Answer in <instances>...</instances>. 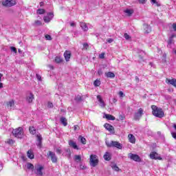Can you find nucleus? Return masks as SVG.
Masks as SVG:
<instances>
[{
    "label": "nucleus",
    "instance_id": "1",
    "mask_svg": "<svg viewBox=\"0 0 176 176\" xmlns=\"http://www.w3.org/2000/svg\"><path fill=\"white\" fill-rule=\"evenodd\" d=\"M151 109L153 110L152 113L155 118H163L164 116V112H163L161 108H158L155 105H152Z\"/></svg>",
    "mask_w": 176,
    "mask_h": 176
},
{
    "label": "nucleus",
    "instance_id": "2",
    "mask_svg": "<svg viewBox=\"0 0 176 176\" xmlns=\"http://www.w3.org/2000/svg\"><path fill=\"white\" fill-rule=\"evenodd\" d=\"M12 134L16 138H23L24 135V131L22 127H19L12 131Z\"/></svg>",
    "mask_w": 176,
    "mask_h": 176
},
{
    "label": "nucleus",
    "instance_id": "3",
    "mask_svg": "<svg viewBox=\"0 0 176 176\" xmlns=\"http://www.w3.org/2000/svg\"><path fill=\"white\" fill-rule=\"evenodd\" d=\"M89 162L90 166L96 167L98 164V157L96 155H91Z\"/></svg>",
    "mask_w": 176,
    "mask_h": 176
},
{
    "label": "nucleus",
    "instance_id": "4",
    "mask_svg": "<svg viewBox=\"0 0 176 176\" xmlns=\"http://www.w3.org/2000/svg\"><path fill=\"white\" fill-rule=\"evenodd\" d=\"M106 144L107 145V146H109V147L114 146L115 148H118V149H122V144L118 142H114V141H111L110 142H107Z\"/></svg>",
    "mask_w": 176,
    "mask_h": 176
},
{
    "label": "nucleus",
    "instance_id": "5",
    "mask_svg": "<svg viewBox=\"0 0 176 176\" xmlns=\"http://www.w3.org/2000/svg\"><path fill=\"white\" fill-rule=\"evenodd\" d=\"M144 115V109L142 108H140L136 113H135L133 119L134 120H140L142 116Z\"/></svg>",
    "mask_w": 176,
    "mask_h": 176
},
{
    "label": "nucleus",
    "instance_id": "6",
    "mask_svg": "<svg viewBox=\"0 0 176 176\" xmlns=\"http://www.w3.org/2000/svg\"><path fill=\"white\" fill-rule=\"evenodd\" d=\"M53 17H54V13L47 12L45 16L43 17V21L45 23H50L53 20Z\"/></svg>",
    "mask_w": 176,
    "mask_h": 176
},
{
    "label": "nucleus",
    "instance_id": "7",
    "mask_svg": "<svg viewBox=\"0 0 176 176\" xmlns=\"http://www.w3.org/2000/svg\"><path fill=\"white\" fill-rule=\"evenodd\" d=\"M2 3L3 6L10 8L16 5V0H3Z\"/></svg>",
    "mask_w": 176,
    "mask_h": 176
},
{
    "label": "nucleus",
    "instance_id": "8",
    "mask_svg": "<svg viewBox=\"0 0 176 176\" xmlns=\"http://www.w3.org/2000/svg\"><path fill=\"white\" fill-rule=\"evenodd\" d=\"M35 174H36V175H43V173L42 172L43 167L41 165L35 166Z\"/></svg>",
    "mask_w": 176,
    "mask_h": 176
},
{
    "label": "nucleus",
    "instance_id": "9",
    "mask_svg": "<svg viewBox=\"0 0 176 176\" xmlns=\"http://www.w3.org/2000/svg\"><path fill=\"white\" fill-rule=\"evenodd\" d=\"M129 158L131 160H134V162H141V157L138 155L129 153Z\"/></svg>",
    "mask_w": 176,
    "mask_h": 176
},
{
    "label": "nucleus",
    "instance_id": "10",
    "mask_svg": "<svg viewBox=\"0 0 176 176\" xmlns=\"http://www.w3.org/2000/svg\"><path fill=\"white\" fill-rule=\"evenodd\" d=\"M96 98H97V100L99 102L100 107V108H105L107 104H105V102H104V100H102V98L101 97V95H98Z\"/></svg>",
    "mask_w": 176,
    "mask_h": 176
},
{
    "label": "nucleus",
    "instance_id": "11",
    "mask_svg": "<svg viewBox=\"0 0 176 176\" xmlns=\"http://www.w3.org/2000/svg\"><path fill=\"white\" fill-rule=\"evenodd\" d=\"M150 159H153L154 160H162V157L156 152H152L150 153Z\"/></svg>",
    "mask_w": 176,
    "mask_h": 176
},
{
    "label": "nucleus",
    "instance_id": "12",
    "mask_svg": "<svg viewBox=\"0 0 176 176\" xmlns=\"http://www.w3.org/2000/svg\"><path fill=\"white\" fill-rule=\"evenodd\" d=\"M47 156H50L51 157V160L52 163H57V157L56 156V153L49 151L47 153Z\"/></svg>",
    "mask_w": 176,
    "mask_h": 176
},
{
    "label": "nucleus",
    "instance_id": "13",
    "mask_svg": "<svg viewBox=\"0 0 176 176\" xmlns=\"http://www.w3.org/2000/svg\"><path fill=\"white\" fill-rule=\"evenodd\" d=\"M104 127L106 129V130H108V131H110V133H115V128L113 126L109 124H104Z\"/></svg>",
    "mask_w": 176,
    "mask_h": 176
},
{
    "label": "nucleus",
    "instance_id": "14",
    "mask_svg": "<svg viewBox=\"0 0 176 176\" xmlns=\"http://www.w3.org/2000/svg\"><path fill=\"white\" fill-rule=\"evenodd\" d=\"M143 28L144 30V32H146V34H150V32H152V28H151V25L144 23L143 25Z\"/></svg>",
    "mask_w": 176,
    "mask_h": 176
},
{
    "label": "nucleus",
    "instance_id": "15",
    "mask_svg": "<svg viewBox=\"0 0 176 176\" xmlns=\"http://www.w3.org/2000/svg\"><path fill=\"white\" fill-rule=\"evenodd\" d=\"M36 138H37V147L41 148H42V135L41 134L36 135Z\"/></svg>",
    "mask_w": 176,
    "mask_h": 176
},
{
    "label": "nucleus",
    "instance_id": "16",
    "mask_svg": "<svg viewBox=\"0 0 176 176\" xmlns=\"http://www.w3.org/2000/svg\"><path fill=\"white\" fill-rule=\"evenodd\" d=\"M26 101L29 103L32 102L34 101V95L32 93H28L26 95Z\"/></svg>",
    "mask_w": 176,
    "mask_h": 176
},
{
    "label": "nucleus",
    "instance_id": "17",
    "mask_svg": "<svg viewBox=\"0 0 176 176\" xmlns=\"http://www.w3.org/2000/svg\"><path fill=\"white\" fill-rule=\"evenodd\" d=\"M174 34H173L171 36L169 37L168 41H167V47H168L169 49H171V45H173V43H174Z\"/></svg>",
    "mask_w": 176,
    "mask_h": 176
},
{
    "label": "nucleus",
    "instance_id": "18",
    "mask_svg": "<svg viewBox=\"0 0 176 176\" xmlns=\"http://www.w3.org/2000/svg\"><path fill=\"white\" fill-rule=\"evenodd\" d=\"M69 146H72V148H74V149H79L78 145H76V142H75L74 140H69Z\"/></svg>",
    "mask_w": 176,
    "mask_h": 176
},
{
    "label": "nucleus",
    "instance_id": "19",
    "mask_svg": "<svg viewBox=\"0 0 176 176\" xmlns=\"http://www.w3.org/2000/svg\"><path fill=\"white\" fill-rule=\"evenodd\" d=\"M7 107L9 109H13L14 108V100H10L7 102Z\"/></svg>",
    "mask_w": 176,
    "mask_h": 176
},
{
    "label": "nucleus",
    "instance_id": "20",
    "mask_svg": "<svg viewBox=\"0 0 176 176\" xmlns=\"http://www.w3.org/2000/svg\"><path fill=\"white\" fill-rule=\"evenodd\" d=\"M104 75L106 78H110L111 79H113V78H115V74L112 72H105Z\"/></svg>",
    "mask_w": 176,
    "mask_h": 176
},
{
    "label": "nucleus",
    "instance_id": "21",
    "mask_svg": "<svg viewBox=\"0 0 176 176\" xmlns=\"http://www.w3.org/2000/svg\"><path fill=\"white\" fill-rule=\"evenodd\" d=\"M128 138L129 140V142L131 144H135V137L133 136V134H129Z\"/></svg>",
    "mask_w": 176,
    "mask_h": 176
},
{
    "label": "nucleus",
    "instance_id": "22",
    "mask_svg": "<svg viewBox=\"0 0 176 176\" xmlns=\"http://www.w3.org/2000/svg\"><path fill=\"white\" fill-rule=\"evenodd\" d=\"M64 57L66 61H68L71 58V52L69 51H66L64 53Z\"/></svg>",
    "mask_w": 176,
    "mask_h": 176
},
{
    "label": "nucleus",
    "instance_id": "23",
    "mask_svg": "<svg viewBox=\"0 0 176 176\" xmlns=\"http://www.w3.org/2000/svg\"><path fill=\"white\" fill-rule=\"evenodd\" d=\"M104 160H107V162H109L111 160V153L109 152H106L105 154L103 156Z\"/></svg>",
    "mask_w": 176,
    "mask_h": 176
},
{
    "label": "nucleus",
    "instance_id": "24",
    "mask_svg": "<svg viewBox=\"0 0 176 176\" xmlns=\"http://www.w3.org/2000/svg\"><path fill=\"white\" fill-rule=\"evenodd\" d=\"M104 118H106L107 120H115L116 118L111 114H104Z\"/></svg>",
    "mask_w": 176,
    "mask_h": 176
},
{
    "label": "nucleus",
    "instance_id": "25",
    "mask_svg": "<svg viewBox=\"0 0 176 176\" xmlns=\"http://www.w3.org/2000/svg\"><path fill=\"white\" fill-rule=\"evenodd\" d=\"M29 131H30V134H32L33 135L34 134H36V129L34 126H30Z\"/></svg>",
    "mask_w": 176,
    "mask_h": 176
},
{
    "label": "nucleus",
    "instance_id": "26",
    "mask_svg": "<svg viewBox=\"0 0 176 176\" xmlns=\"http://www.w3.org/2000/svg\"><path fill=\"white\" fill-rule=\"evenodd\" d=\"M80 27L82 30H83V31H87L89 30V28H87V25H86V23L81 22Z\"/></svg>",
    "mask_w": 176,
    "mask_h": 176
},
{
    "label": "nucleus",
    "instance_id": "27",
    "mask_svg": "<svg viewBox=\"0 0 176 176\" xmlns=\"http://www.w3.org/2000/svg\"><path fill=\"white\" fill-rule=\"evenodd\" d=\"M125 14H126V16H131L133 13H134V11L133 10L126 9L124 11Z\"/></svg>",
    "mask_w": 176,
    "mask_h": 176
},
{
    "label": "nucleus",
    "instance_id": "28",
    "mask_svg": "<svg viewBox=\"0 0 176 176\" xmlns=\"http://www.w3.org/2000/svg\"><path fill=\"white\" fill-rule=\"evenodd\" d=\"M60 122L62 123V124H63V126H67L68 124V123L67 122V118L62 117L60 118Z\"/></svg>",
    "mask_w": 176,
    "mask_h": 176
},
{
    "label": "nucleus",
    "instance_id": "29",
    "mask_svg": "<svg viewBox=\"0 0 176 176\" xmlns=\"http://www.w3.org/2000/svg\"><path fill=\"white\" fill-rule=\"evenodd\" d=\"M55 63L57 64H60V63H63V58L60 56H56L54 59Z\"/></svg>",
    "mask_w": 176,
    "mask_h": 176
},
{
    "label": "nucleus",
    "instance_id": "30",
    "mask_svg": "<svg viewBox=\"0 0 176 176\" xmlns=\"http://www.w3.org/2000/svg\"><path fill=\"white\" fill-rule=\"evenodd\" d=\"M27 155H28V157H29V159H34V153L31 150H29L28 151Z\"/></svg>",
    "mask_w": 176,
    "mask_h": 176
},
{
    "label": "nucleus",
    "instance_id": "31",
    "mask_svg": "<svg viewBox=\"0 0 176 176\" xmlns=\"http://www.w3.org/2000/svg\"><path fill=\"white\" fill-rule=\"evenodd\" d=\"M111 167L114 171H119L120 170L116 164H111Z\"/></svg>",
    "mask_w": 176,
    "mask_h": 176
},
{
    "label": "nucleus",
    "instance_id": "32",
    "mask_svg": "<svg viewBox=\"0 0 176 176\" xmlns=\"http://www.w3.org/2000/svg\"><path fill=\"white\" fill-rule=\"evenodd\" d=\"M78 139L80 140L81 144H83V145H86V138L80 135L78 137Z\"/></svg>",
    "mask_w": 176,
    "mask_h": 176
},
{
    "label": "nucleus",
    "instance_id": "33",
    "mask_svg": "<svg viewBox=\"0 0 176 176\" xmlns=\"http://www.w3.org/2000/svg\"><path fill=\"white\" fill-rule=\"evenodd\" d=\"M65 151H66V155L69 159L71 158V149L65 148Z\"/></svg>",
    "mask_w": 176,
    "mask_h": 176
},
{
    "label": "nucleus",
    "instance_id": "34",
    "mask_svg": "<svg viewBox=\"0 0 176 176\" xmlns=\"http://www.w3.org/2000/svg\"><path fill=\"white\" fill-rule=\"evenodd\" d=\"M94 85L96 86V87H98V86L101 85V81H100V80H96L94 82Z\"/></svg>",
    "mask_w": 176,
    "mask_h": 176
},
{
    "label": "nucleus",
    "instance_id": "35",
    "mask_svg": "<svg viewBox=\"0 0 176 176\" xmlns=\"http://www.w3.org/2000/svg\"><path fill=\"white\" fill-rule=\"evenodd\" d=\"M55 151L58 155H61V153H63V150L61 149L60 147H58L55 148Z\"/></svg>",
    "mask_w": 176,
    "mask_h": 176
},
{
    "label": "nucleus",
    "instance_id": "36",
    "mask_svg": "<svg viewBox=\"0 0 176 176\" xmlns=\"http://www.w3.org/2000/svg\"><path fill=\"white\" fill-rule=\"evenodd\" d=\"M27 168H28V170H34V164H32L31 163H28Z\"/></svg>",
    "mask_w": 176,
    "mask_h": 176
},
{
    "label": "nucleus",
    "instance_id": "37",
    "mask_svg": "<svg viewBox=\"0 0 176 176\" xmlns=\"http://www.w3.org/2000/svg\"><path fill=\"white\" fill-rule=\"evenodd\" d=\"M74 160L77 162H80V160H82V157H80V155H75Z\"/></svg>",
    "mask_w": 176,
    "mask_h": 176
},
{
    "label": "nucleus",
    "instance_id": "38",
    "mask_svg": "<svg viewBox=\"0 0 176 176\" xmlns=\"http://www.w3.org/2000/svg\"><path fill=\"white\" fill-rule=\"evenodd\" d=\"M45 10L44 9H38V10H37V12H36V13H37V14H45Z\"/></svg>",
    "mask_w": 176,
    "mask_h": 176
},
{
    "label": "nucleus",
    "instance_id": "39",
    "mask_svg": "<svg viewBox=\"0 0 176 176\" xmlns=\"http://www.w3.org/2000/svg\"><path fill=\"white\" fill-rule=\"evenodd\" d=\"M75 100L77 102L82 101V96L80 95H77L75 97Z\"/></svg>",
    "mask_w": 176,
    "mask_h": 176
},
{
    "label": "nucleus",
    "instance_id": "40",
    "mask_svg": "<svg viewBox=\"0 0 176 176\" xmlns=\"http://www.w3.org/2000/svg\"><path fill=\"white\" fill-rule=\"evenodd\" d=\"M124 37L125 38V39H126V41H129V39H131V37L130 35H129V34H127V33H125V34H124Z\"/></svg>",
    "mask_w": 176,
    "mask_h": 176
},
{
    "label": "nucleus",
    "instance_id": "41",
    "mask_svg": "<svg viewBox=\"0 0 176 176\" xmlns=\"http://www.w3.org/2000/svg\"><path fill=\"white\" fill-rule=\"evenodd\" d=\"M34 25H42V21L36 20L34 21Z\"/></svg>",
    "mask_w": 176,
    "mask_h": 176
},
{
    "label": "nucleus",
    "instance_id": "42",
    "mask_svg": "<svg viewBox=\"0 0 176 176\" xmlns=\"http://www.w3.org/2000/svg\"><path fill=\"white\" fill-rule=\"evenodd\" d=\"M45 39L47 41H52V36L51 35H49V34H46L45 35Z\"/></svg>",
    "mask_w": 176,
    "mask_h": 176
},
{
    "label": "nucleus",
    "instance_id": "43",
    "mask_svg": "<svg viewBox=\"0 0 176 176\" xmlns=\"http://www.w3.org/2000/svg\"><path fill=\"white\" fill-rule=\"evenodd\" d=\"M11 52H13L14 53H17V49L14 47H10Z\"/></svg>",
    "mask_w": 176,
    "mask_h": 176
},
{
    "label": "nucleus",
    "instance_id": "44",
    "mask_svg": "<svg viewBox=\"0 0 176 176\" xmlns=\"http://www.w3.org/2000/svg\"><path fill=\"white\" fill-rule=\"evenodd\" d=\"M151 3H153V5L155 4L157 6H160L159 3H157V1L156 0H151Z\"/></svg>",
    "mask_w": 176,
    "mask_h": 176
},
{
    "label": "nucleus",
    "instance_id": "45",
    "mask_svg": "<svg viewBox=\"0 0 176 176\" xmlns=\"http://www.w3.org/2000/svg\"><path fill=\"white\" fill-rule=\"evenodd\" d=\"M104 57H105V53L103 52V53L99 54V58L102 59V58H104Z\"/></svg>",
    "mask_w": 176,
    "mask_h": 176
},
{
    "label": "nucleus",
    "instance_id": "46",
    "mask_svg": "<svg viewBox=\"0 0 176 176\" xmlns=\"http://www.w3.org/2000/svg\"><path fill=\"white\" fill-rule=\"evenodd\" d=\"M8 143L10 144H14V140H13L12 139H9L8 141Z\"/></svg>",
    "mask_w": 176,
    "mask_h": 176
},
{
    "label": "nucleus",
    "instance_id": "47",
    "mask_svg": "<svg viewBox=\"0 0 176 176\" xmlns=\"http://www.w3.org/2000/svg\"><path fill=\"white\" fill-rule=\"evenodd\" d=\"M47 107H48V108H53V103L49 102L47 103Z\"/></svg>",
    "mask_w": 176,
    "mask_h": 176
},
{
    "label": "nucleus",
    "instance_id": "48",
    "mask_svg": "<svg viewBox=\"0 0 176 176\" xmlns=\"http://www.w3.org/2000/svg\"><path fill=\"white\" fill-rule=\"evenodd\" d=\"M89 47V44L87 43H84L83 44V48L87 50V48Z\"/></svg>",
    "mask_w": 176,
    "mask_h": 176
},
{
    "label": "nucleus",
    "instance_id": "49",
    "mask_svg": "<svg viewBox=\"0 0 176 176\" xmlns=\"http://www.w3.org/2000/svg\"><path fill=\"white\" fill-rule=\"evenodd\" d=\"M171 135H172L173 138L176 140V133L175 132H171Z\"/></svg>",
    "mask_w": 176,
    "mask_h": 176
},
{
    "label": "nucleus",
    "instance_id": "50",
    "mask_svg": "<svg viewBox=\"0 0 176 176\" xmlns=\"http://www.w3.org/2000/svg\"><path fill=\"white\" fill-rule=\"evenodd\" d=\"M98 75H100V76L102 75V74H103L102 69H99L98 70Z\"/></svg>",
    "mask_w": 176,
    "mask_h": 176
},
{
    "label": "nucleus",
    "instance_id": "51",
    "mask_svg": "<svg viewBox=\"0 0 176 176\" xmlns=\"http://www.w3.org/2000/svg\"><path fill=\"white\" fill-rule=\"evenodd\" d=\"M107 41L108 43H112L113 42V39H112V38H109Z\"/></svg>",
    "mask_w": 176,
    "mask_h": 176
},
{
    "label": "nucleus",
    "instance_id": "52",
    "mask_svg": "<svg viewBox=\"0 0 176 176\" xmlns=\"http://www.w3.org/2000/svg\"><path fill=\"white\" fill-rule=\"evenodd\" d=\"M74 130H75V131H78V130H79V126L78 125H75Z\"/></svg>",
    "mask_w": 176,
    "mask_h": 176
},
{
    "label": "nucleus",
    "instance_id": "53",
    "mask_svg": "<svg viewBox=\"0 0 176 176\" xmlns=\"http://www.w3.org/2000/svg\"><path fill=\"white\" fill-rule=\"evenodd\" d=\"M173 29L174 31H176V23L173 24Z\"/></svg>",
    "mask_w": 176,
    "mask_h": 176
},
{
    "label": "nucleus",
    "instance_id": "54",
    "mask_svg": "<svg viewBox=\"0 0 176 176\" xmlns=\"http://www.w3.org/2000/svg\"><path fill=\"white\" fill-rule=\"evenodd\" d=\"M140 3H145V0H138Z\"/></svg>",
    "mask_w": 176,
    "mask_h": 176
},
{
    "label": "nucleus",
    "instance_id": "55",
    "mask_svg": "<svg viewBox=\"0 0 176 176\" xmlns=\"http://www.w3.org/2000/svg\"><path fill=\"white\" fill-rule=\"evenodd\" d=\"M119 96H120V97H123V92H122V91H120V92H119Z\"/></svg>",
    "mask_w": 176,
    "mask_h": 176
},
{
    "label": "nucleus",
    "instance_id": "56",
    "mask_svg": "<svg viewBox=\"0 0 176 176\" xmlns=\"http://www.w3.org/2000/svg\"><path fill=\"white\" fill-rule=\"evenodd\" d=\"M70 25H71V27H75V23L72 22V23H70Z\"/></svg>",
    "mask_w": 176,
    "mask_h": 176
},
{
    "label": "nucleus",
    "instance_id": "57",
    "mask_svg": "<svg viewBox=\"0 0 176 176\" xmlns=\"http://www.w3.org/2000/svg\"><path fill=\"white\" fill-rule=\"evenodd\" d=\"M36 78H37V79H38V80H41V76L36 74Z\"/></svg>",
    "mask_w": 176,
    "mask_h": 176
},
{
    "label": "nucleus",
    "instance_id": "58",
    "mask_svg": "<svg viewBox=\"0 0 176 176\" xmlns=\"http://www.w3.org/2000/svg\"><path fill=\"white\" fill-rule=\"evenodd\" d=\"M163 57L164 58V61L166 62V58L167 57V55L166 54H163Z\"/></svg>",
    "mask_w": 176,
    "mask_h": 176
},
{
    "label": "nucleus",
    "instance_id": "59",
    "mask_svg": "<svg viewBox=\"0 0 176 176\" xmlns=\"http://www.w3.org/2000/svg\"><path fill=\"white\" fill-rule=\"evenodd\" d=\"M118 101V100H116V98H113V102L115 104V102H116Z\"/></svg>",
    "mask_w": 176,
    "mask_h": 176
},
{
    "label": "nucleus",
    "instance_id": "60",
    "mask_svg": "<svg viewBox=\"0 0 176 176\" xmlns=\"http://www.w3.org/2000/svg\"><path fill=\"white\" fill-rule=\"evenodd\" d=\"M3 87V84L2 82H0V89H2Z\"/></svg>",
    "mask_w": 176,
    "mask_h": 176
},
{
    "label": "nucleus",
    "instance_id": "61",
    "mask_svg": "<svg viewBox=\"0 0 176 176\" xmlns=\"http://www.w3.org/2000/svg\"><path fill=\"white\" fill-rule=\"evenodd\" d=\"M18 52H19V53H20L21 54V53H23V51H22L21 50H20V49H18Z\"/></svg>",
    "mask_w": 176,
    "mask_h": 176
},
{
    "label": "nucleus",
    "instance_id": "62",
    "mask_svg": "<svg viewBox=\"0 0 176 176\" xmlns=\"http://www.w3.org/2000/svg\"><path fill=\"white\" fill-rule=\"evenodd\" d=\"M2 76H3V74H0V82H1V79H2Z\"/></svg>",
    "mask_w": 176,
    "mask_h": 176
},
{
    "label": "nucleus",
    "instance_id": "63",
    "mask_svg": "<svg viewBox=\"0 0 176 176\" xmlns=\"http://www.w3.org/2000/svg\"><path fill=\"white\" fill-rule=\"evenodd\" d=\"M48 67H50V68L51 69H53V65H48Z\"/></svg>",
    "mask_w": 176,
    "mask_h": 176
},
{
    "label": "nucleus",
    "instance_id": "64",
    "mask_svg": "<svg viewBox=\"0 0 176 176\" xmlns=\"http://www.w3.org/2000/svg\"><path fill=\"white\" fill-rule=\"evenodd\" d=\"M40 6H43V2H41V3H40Z\"/></svg>",
    "mask_w": 176,
    "mask_h": 176
}]
</instances>
